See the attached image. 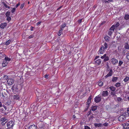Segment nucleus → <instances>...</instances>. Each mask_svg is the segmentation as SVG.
Wrapping results in <instances>:
<instances>
[{
    "mask_svg": "<svg viewBox=\"0 0 129 129\" xmlns=\"http://www.w3.org/2000/svg\"><path fill=\"white\" fill-rule=\"evenodd\" d=\"M14 125V122L12 120L8 121L7 123V126L8 128L13 129V128Z\"/></svg>",
    "mask_w": 129,
    "mask_h": 129,
    "instance_id": "f257e3e1",
    "label": "nucleus"
},
{
    "mask_svg": "<svg viewBox=\"0 0 129 129\" xmlns=\"http://www.w3.org/2000/svg\"><path fill=\"white\" fill-rule=\"evenodd\" d=\"M45 78H46L48 79V75L47 74L45 75Z\"/></svg>",
    "mask_w": 129,
    "mask_h": 129,
    "instance_id": "052dcab7",
    "label": "nucleus"
},
{
    "mask_svg": "<svg viewBox=\"0 0 129 129\" xmlns=\"http://www.w3.org/2000/svg\"><path fill=\"white\" fill-rule=\"evenodd\" d=\"M8 62L5 61V60H4L2 63V66L3 67H5L6 66H7V64H8Z\"/></svg>",
    "mask_w": 129,
    "mask_h": 129,
    "instance_id": "f8f14e48",
    "label": "nucleus"
},
{
    "mask_svg": "<svg viewBox=\"0 0 129 129\" xmlns=\"http://www.w3.org/2000/svg\"><path fill=\"white\" fill-rule=\"evenodd\" d=\"M14 99L16 100H19L20 98L19 95H14Z\"/></svg>",
    "mask_w": 129,
    "mask_h": 129,
    "instance_id": "aec40b11",
    "label": "nucleus"
},
{
    "mask_svg": "<svg viewBox=\"0 0 129 129\" xmlns=\"http://www.w3.org/2000/svg\"><path fill=\"white\" fill-rule=\"evenodd\" d=\"M105 51V47L103 46H102L100 49L99 51H98L99 53L100 54H103Z\"/></svg>",
    "mask_w": 129,
    "mask_h": 129,
    "instance_id": "423d86ee",
    "label": "nucleus"
},
{
    "mask_svg": "<svg viewBox=\"0 0 129 129\" xmlns=\"http://www.w3.org/2000/svg\"><path fill=\"white\" fill-rule=\"evenodd\" d=\"M109 60V57L108 56H106L104 60V62H106Z\"/></svg>",
    "mask_w": 129,
    "mask_h": 129,
    "instance_id": "c85d7f7f",
    "label": "nucleus"
},
{
    "mask_svg": "<svg viewBox=\"0 0 129 129\" xmlns=\"http://www.w3.org/2000/svg\"><path fill=\"white\" fill-rule=\"evenodd\" d=\"M107 67H108V68L107 69V71H109L110 70L109 67L108 65L107 66Z\"/></svg>",
    "mask_w": 129,
    "mask_h": 129,
    "instance_id": "680f3d73",
    "label": "nucleus"
},
{
    "mask_svg": "<svg viewBox=\"0 0 129 129\" xmlns=\"http://www.w3.org/2000/svg\"><path fill=\"white\" fill-rule=\"evenodd\" d=\"M99 57V56H96L95 58V59H97Z\"/></svg>",
    "mask_w": 129,
    "mask_h": 129,
    "instance_id": "774afa93",
    "label": "nucleus"
},
{
    "mask_svg": "<svg viewBox=\"0 0 129 129\" xmlns=\"http://www.w3.org/2000/svg\"><path fill=\"white\" fill-rule=\"evenodd\" d=\"M118 78V77H113L112 78V81L113 82H116L117 81V80Z\"/></svg>",
    "mask_w": 129,
    "mask_h": 129,
    "instance_id": "6ab92c4d",
    "label": "nucleus"
},
{
    "mask_svg": "<svg viewBox=\"0 0 129 129\" xmlns=\"http://www.w3.org/2000/svg\"><path fill=\"white\" fill-rule=\"evenodd\" d=\"M111 61L112 64L113 65H115L118 63V60L116 58H111Z\"/></svg>",
    "mask_w": 129,
    "mask_h": 129,
    "instance_id": "20e7f679",
    "label": "nucleus"
},
{
    "mask_svg": "<svg viewBox=\"0 0 129 129\" xmlns=\"http://www.w3.org/2000/svg\"><path fill=\"white\" fill-rule=\"evenodd\" d=\"M62 30L63 29H62V28H61L60 30H59L58 33V36H60L61 34L62 33Z\"/></svg>",
    "mask_w": 129,
    "mask_h": 129,
    "instance_id": "4be33fe9",
    "label": "nucleus"
},
{
    "mask_svg": "<svg viewBox=\"0 0 129 129\" xmlns=\"http://www.w3.org/2000/svg\"><path fill=\"white\" fill-rule=\"evenodd\" d=\"M2 4H3L6 8H8L9 9L10 8V6L7 5L4 2H3Z\"/></svg>",
    "mask_w": 129,
    "mask_h": 129,
    "instance_id": "f3484780",
    "label": "nucleus"
},
{
    "mask_svg": "<svg viewBox=\"0 0 129 129\" xmlns=\"http://www.w3.org/2000/svg\"><path fill=\"white\" fill-rule=\"evenodd\" d=\"M7 25V23L6 22L2 23H1L0 27L1 28L4 29L5 28Z\"/></svg>",
    "mask_w": 129,
    "mask_h": 129,
    "instance_id": "1a4fd4ad",
    "label": "nucleus"
},
{
    "mask_svg": "<svg viewBox=\"0 0 129 129\" xmlns=\"http://www.w3.org/2000/svg\"><path fill=\"white\" fill-rule=\"evenodd\" d=\"M124 19L126 20H128L129 19V15L128 14H126L124 17Z\"/></svg>",
    "mask_w": 129,
    "mask_h": 129,
    "instance_id": "393cba45",
    "label": "nucleus"
},
{
    "mask_svg": "<svg viewBox=\"0 0 129 129\" xmlns=\"http://www.w3.org/2000/svg\"><path fill=\"white\" fill-rule=\"evenodd\" d=\"M10 12L9 11H8L7 12H6V13L5 15L6 16V17L9 16L10 14Z\"/></svg>",
    "mask_w": 129,
    "mask_h": 129,
    "instance_id": "72a5a7b5",
    "label": "nucleus"
},
{
    "mask_svg": "<svg viewBox=\"0 0 129 129\" xmlns=\"http://www.w3.org/2000/svg\"><path fill=\"white\" fill-rule=\"evenodd\" d=\"M127 113L128 114V115L127 114H126V115H127V116H129V113H128V112H129V107L128 108H127Z\"/></svg>",
    "mask_w": 129,
    "mask_h": 129,
    "instance_id": "de8ad7c7",
    "label": "nucleus"
},
{
    "mask_svg": "<svg viewBox=\"0 0 129 129\" xmlns=\"http://www.w3.org/2000/svg\"><path fill=\"white\" fill-rule=\"evenodd\" d=\"M104 47H105V49L108 48V44L106 43H104Z\"/></svg>",
    "mask_w": 129,
    "mask_h": 129,
    "instance_id": "f704fd0d",
    "label": "nucleus"
},
{
    "mask_svg": "<svg viewBox=\"0 0 129 129\" xmlns=\"http://www.w3.org/2000/svg\"><path fill=\"white\" fill-rule=\"evenodd\" d=\"M125 116L123 115L120 116L118 118V120L120 121H123L125 119Z\"/></svg>",
    "mask_w": 129,
    "mask_h": 129,
    "instance_id": "39448f33",
    "label": "nucleus"
},
{
    "mask_svg": "<svg viewBox=\"0 0 129 129\" xmlns=\"http://www.w3.org/2000/svg\"><path fill=\"white\" fill-rule=\"evenodd\" d=\"M109 1H108H108H105V2L106 3H109Z\"/></svg>",
    "mask_w": 129,
    "mask_h": 129,
    "instance_id": "338daca9",
    "label": "nucleus"
},
{
    "mask_svg": "<svg viewBox=\"0 0 129 129\" xmlns=\"http://www.w3.org/2000/svg\"><path fill=\"white\" fill-rule=\"evenodd\" d=\"M3 106V105L2 104V103L0 102V107H2Z\"/></svg>",
    "mask_w": 129,
    "mask_h": 129,
    "instance_id": "0e129e2a",
    "label": "nucleus"
},
{
    "mask_svg": "<svg viewBox=\"0 0 129 129\" xmlns=\"http://www.w3.org/2000/svg\"><path fill=\"white\" fill-rule=\"evenodd\" d=\"M107 55V54H104V55L103 56H102L101 57V58L102 59H104L105 58V57Z\"/></svg>",
    "mask_w": 129,
    "mask_h": 129,
    "instance_id": "a18cd8bd",
    "label": "nucleus"
},
{
    "mask_svg": "<svg viewBox=\"0 0 129 129\" xmlns=\"http://www.w3.org/2000/svg\"><path fill=\"white\" fill-rule=\"evenodd\" d=\"M97 108V106H92L91 107V110L93 111H95Z\"/></svg>",
    "mask_w": 129,
    "mask_h": 129,
    "instance_id": "412c9836",
    "label": "nucleus"
},
{
    "mask_svg": "<svg viewBox=\"0 0 129 129\" xmlns=\"http://www.w3.org/2000/svg\"><path fill=\"white\" fill-rule=\"evenodd\" d=\"M129 80V77H126L124 79L125 82H127Z\"/></svg>",
    "mask_w": 129,
    "mask_h": 129,
    "instance_id": "473e14b6",
    "label": "nucleus"
},
{
    "mask_svg": "<svg viewBox=\"0 0 129 129\" xmlns=\"http://www.w3.org/2000/svg\"><path fill=\"white\" fill-rule=\"evenodd\" d=\"M1 120L2 121L1 123L2 125L3 126H4L5 125V123L8 121V119H6V117H4L1 118Z\"/></svg>",
    "mask_w": 129,
    "mask_h": 129,
    "instance_id": "f03ea898",
    "label": "nucleus"
},
{
    "mask_svg": "<svg viewBox=\"0 0 129 129\" xmlns=\"http://www.w3.org/2000/svg\"><path fill=\"white\" fill-rule=\"evenodd\" d=\"M115 28V26L114 25H113L110 27L109 30H112V31H113Z\"/></svg>",
    "mask_w": 129,
    "mask_h": 129,
    "instance_id": "bb28decb",
    "label": "nucleus"
},
{
    "mask_svg": "<svg viewBox=\"0 0 129 129\" xmlns=\"http://www.w3.org/2000/svg\"><path fill=\"white\" fill-rule=\"evenodd\" d=\"M108 95V92L107 91H104L102 92V95L104 97L107 96Z\"/></svg>",
    "mask_w": 129,
    "mask_h": 129,
    "instance_id": "9b49d317",
    "label": "nucleus"
},
{
    "mask_svg": "<svg viewBox=\"0 0 129 129\" xmlns=\"http://www.w3.org/2000/svg\"><path fill=\"white\" fill-rule=\"evenodd\" d=\"M119 23H117L116 24V25H115V27H117L119 26Z\"/></svg>",
    "mask_w": 129,
    "mask_h": 129,
    "instance_id": "13d9d810",
    "label": "nucleus"
},
{
    "mask_svg": "<svg viewBox=\"0 0 129 129\" xmlns=\"http://www.w3.org/2000/svg\"><path fill=\"white\" fill-rule=\"evenodd\" d=\"M113 31H112V30H109V31L108 33V35L110 36H111L112 35V34L113 33Z\"/></svg>",
    "mask_w": 129,
    "mask_h": 129,
    "instance_id": "c756f323",
    "label": "nucleus"
},
{
    "mask_svg": "<svg viewBox=\"0 0 129 129\" xmlns=\"http://www.w3.org/2000/svg\"><path fill=\"white\" fill-rule=\"evenodd\" d=\"M91 96H90L87 101L86 104H88L89 105V104L91 102Z\"/></svg>",
    "mask_w": 129,
    "mask_h": 129,
    "instance_id": "4468645a",
    "label": "nucleus"
},
{
    "mask_svg": "<svg viewBox=\"0 0 129 129\" xmlns=\"http://www.w3.org/2000/svg\"><path fill=\"white\" fill-rule=\"evenodd\" d=\"M123 63V62L121 60H119L118 63V66H120Z\"/></svg>",
    "mask_w": 129,
    "mask_h": 129,
    "instance_id": "2f4dec72",
    "label": "nucleus"
},
{
    "mask_svg": "<svg viewBox=\"0 0 129 129\" xmlns=\"http://www.w3.org/2000/svg\"><path fill=\"white\" fill-rule=\"evenodd\" d=\"M103 82L101 81L99 82L98 85L99 86H103Z\"/></svg>",
    "mask_w": 129,
    "mask_h": 129,
    "instance_id": "a19ab883",
    "label": "nucleus"
},
{
    "mask_svg": "<svg viewBox=\"0 0 129 129\" xmlns=\"http://www.w3.org/2000/svg\"><path fill=\"white\" fill-rule=\"evenodd\" d=\"M3 107L5 108V109L6 111H8V109H7V107L6 106H5V105H4Z\"/></svg>",
    "mask_w": 129,
    "mask_h": 129,
    "instance_id": "49530a36",
    "label": "nucleus"
},
{
    "mask_svg": "<svg viewBox=\"0 0 129 129\" xmlns=\"http://www.w3.org/2000/svg\"><path fill=\"white\" fill-rule=\"evenodd\" d=\"M1 97L3 99H5V97L4 96L3 93H2L1 95Z\"/></svg>",
    "mask_w": 129,
    "mask_h": 129,
    "instance_id": "3c124183",
    "label": "nucleus"
},
{
    "mask_svg": "<svg viewBox=\"0 0 129 129\" xmlns=\"http://www.w3.org/2000/svg\"><path fill=\"white\" fill-rule=\"evenodd\" d=\"M82 19H80L78 20V22L79 23H80L82 22Z\"/></svg>",
    "mask_w": 129,
    "mask_h": 129,
    "instance_id": "4d7b16f0",
    "label": "nucleus"
},
{
    "mask_svg": "<svg viewBox=\"0 0 129 129\" xmlns=\"http://www.w3.org/2000/svg\"><path fill=\"white\" fill-rule=\"evenodd\" d=\"M101 97L99 96V95H98L95 97L94 98V101L96 103H98L101 101Z\"/></svg>",
    "mask_w": 129,
    "mask_h": 129,
    "instance_id": "7ed1b4c3",
    "label": "nucleus"
},
{
    "mask_svg": "<svg viewBox=\"0 0 129 129\" xmlns=\"http://www.w3.org/2000/svg\"><path fill=\"white\" fill-rule=\"evenodd\" d=\"M91 110H90V111L87 113V117H88V116L91 114Z\"/></svg>",
    "mask_w": 129,
    "mask_h": 129,
    "instance_id": "79ce46f5",
    "label": "nucleus"
},
{
    "mask_svg": "<svg viewBox=\"0 0 129 129\" xmlns=\"http://www.w3.org/2000/svg\"><path fill=\"white\" fill-rule=\"evenodd\" d=\"M42 23V21H40L37 23L36 24L37 25H38Z\"/></svg>",
    "mask_w": 129,
    "mask_h": 129,
    "instance_id": "6e6d98bb",
    "label": "nucleus"
},
{
    "mask_svg": "<svg viewBox=\"0 0 129 129\" xmlns=\"http://www.w3.org/2000/svg\"><path fill=\"white\" fill-rule=\"evenodd\" d=\"M103 125L105 126H107L108 125V123H105L103 124Z\"/></svg>",
    "mask_w": 129,
    "mask_h": 129,
    "instance_id": "864d4df0",
    "label": "nucleus"
},
{
    "mask_svg": "<svg viewBox=\"0 0 129 129\" xmlns=\"http://www.w3.org/2000/svg\"><path fill=\"white\" fill-rule=\"evenodd\" d=\"M102 124L101 123H95L94 124V126L96 127H101L102 126Z\"/></svg>",
    "mask_w": 129,
    "mask_h": 129,
    "instance_id": "dca6fc26",
    "label": "nucleus"
},
{
    "mask_svg": "<svg viewBox=\"0 0 129 129\" xmlns=\"http://www.w3.org/2000/svg\"><path fill=\"white\" fill-rule=\"evenodd\" d=\"M89 104H86V108L85 109H84V112L86 111L88 109V108H89Z\"/></svg>",
    "mask_w": 129,
    "mask_h": 129,
    "instance_id": "a878e982",
    "label": "nucleus"
},
{
    "mask_svg": "<svg viewBox=\"0 0 129 129\" xmlns=\"http://www.w3.org/2000/svg\"><path fill=\"white\" fill-rule=\"evenodd\" d=\"M7 17V20L9 22L11 20V18L9 16Z\"/></svg>",
    "mask_w": 129,
    "mask_h": 129,
    "instance_id": "e433bc0d",
    "label": "nucleus"
},
{
    "mask_svg": "<svg viewBox=\"0 0 129 129\" xmlns=\"http://www.w3.org/2000/svg\"><path fill=\"white\" fill-rule=\"evenodd\" d=\"M29 129H37L36 126L34 125H32L30 126Z\"/></svg>",
    "mask_w": 129,
    "mask_h": 129,
    "instance_id": "2eb2a0df",
    "label": "nucleus"
},
{
    "mask_svg": "<svg viewBox=\"0 0 129 129\" xmlns=\"http://www.w3.org/2000/svg\"><path fill=\"white\" fill-rule=\"evenodd\" d=\"M94 118L92 116H91L89 119V121H92V119Z\"/></svg>",
    "mask_w": 129,
    "mask_h": 129,
    "instance_id": "58836bf2",
    "label": "nucleus"
},
{
    "mask_svg": "<svg viewBox=\"0 0 129 129\" xmlns=\"http://www.w3.org/2000/svg\"><path fill=\"white\" fill-rule=\"evenodd\" d=\"M102 62V60L101 59H99L96 60L95 61V63L96 64L98 65H100Z\"/></svg>",
    "mask_w": 129,
    "mask_h": 129,
    "instance_id": "ddd939ff",
    "label": "nucleus"
},
{
    "mask_svg": "<svg viewBox=\"0 0 129 129\" xmlns=\"http://www.w3.org/2000/svg\"><path fill=\"white\" fill-rule=\"evenodd\" d=\"M123 128L125 129L129 128V124L127 123H124L123 124Z\"/></svg>",
    "mask_w": 129,
    "mask_h": 129,
    "instance_id": "9d476101",
    "label": "nucleus"
},
{
    "mask_svg": "<svg viewBox=\"0 0 129 129\" xmlns=\"http://www.w3.org/2000/svg\"><path fill=\"white\" fill-rule=\"evenodd\" d=\"M10 41L9 40H8L7 41L6 43V44L7 45H9V44L10 43Z\"/></svg>",
    "mask_w": 129,
    "mask_h": 129,
    "instance_id": "c03bdc74",
    "label": "nucleus"
},
{
    "mask_svg": "<svg viewBox=\"0 0 129 129\" xmlns=\"http://www.w3.org/2000/svg\"><path fill=\"white\" fill-rule=\"evenodd\" d=\"M85 129H91L88 126H85Z\"/></svg>",
    "mask_w": 129,
    "mask_h": 129,
    "instance_id": "603ef678",
    "label": "nucleus"
},
{
    "mask_svg": "<svg viewBox=\"0 0 129 129\" xmlns=\"http://www.w3.org/2000/svg\"><path fill=\"white\" fill-rule=\"evenodd\" d=\"M126 58L128 60H129V52L126 53Z\"/></svg>",
    "mask_w": 129,
    "mask_h": 129,
    "instance_id": "c9c22d12",
    "label": "nucleus"
},
{
    "mask_svg": "<svg viewBox=\"0 0 129 129\" xmlns=\"http://www.w3.org/2000/svg\"><path fill=\"white\" fill-rule=\"evenodd\" d=\"M23 120L25 122V121H27V119H25L24 118H23Z\"/></svg>",
    "mask_w": 129,
    "mask_h": 129,
    "instance_id": "69168bd1",
    "label": "nucleus"
},
{
    "mask_svg": "<svg viewBox=\"0 0 129 129\" xmlns=\"http://www.w3.org/2000/svg\"><path fill=\"white\" fill-rule=\"evenodd\" d=\"M111 94L113 96H116V94L114 92H111Z\"/></svg>",
    "mask_w": 129,
    "mask_h": 129,
    "instance_id": "4c0bfd02",
    "label": "nucleus"
},
{
    "mask_svg": "<svg viewBox=\"0 0 129 129\" xmlns=\"http://www.w3.org/2000/svg\"><path fill=\"white\" fill-rule=\"evenodd\" d=\"M33 35H31L28 38L29 39H31V38H33Z\"/></svg>",
    "mask_w": 129,
    "mask_h": 129,
    "instance_id": "bf43d9fd",
    "label": "nucleus"
},
{
    "mask_svg": "<svg viewBox=\"0 0 129 129\" xmlns=\"http://www.w3.org/2000/svg\"><path fill=\"white\" fill-rule=\"evenodd\" d=\"M20 5V3H18L16 5V6H15V8H17Z\"/></svg>",
    "mask_w": 129,
    "mask_h": 129,
    "instance_id": "5fc2aeb1",
    "label": "nucleus"
},
{
    "mask_svg": "<svg viewBox=\"0 0 129 129\" xmlns=\"http://www.w3.org/2000/svg\"><path fill=\"white\" fill-rule=\"evenodd\" d=\"M117 100L118 101L120 102L122 100V99L120 97H118L117 99Z\"/></svg>",
    "mask_w": 129,
    "mask_h": 129,
    "instance_id": "09e8293b",
    "label": "nucleus"
},
{
    "mask_svg": "<svg viewBox=\"0 0 129 129\" xmlns=\"http://www.w3.org/2000/svg\"><path fill=\"white\" fill-rule=\"evenodd\" d=\"M16 10V8H13L12 9V10H11V12L12 13H13L15 12Z\"/></svg>",
    "mask_w": 129,
    "mask_h": 129,
    "instance_id": "ea45409f",
    "label": "nucleus"
},
{
    "mask_svg": "<svg viewBox=\"0 0 129 129\" xmlns=\"http://www.w3.org/2000/svg\"><path fill=\"white\" fill-rule=\"evenodd\" d=\"M76 118V116L75 115H73V118L74 119Z\"/></svg>",
    "mask_w": 129,
    "mask_h": 129,
    "instance_id": "e2e57ef3",
    "label": "nucleus"
},
{
    "mask_svg": "<svg viewBox=\"0 0 129 129\" xmlns=\"http://www.w3.org/2000/svg\"><path fill=\"white\" fill-rule=\"evenodd\" d=\"M8 84L9 85H12L14 83V80L13 79H8L7 81Z\"/></svg>",
    "mask_w": 129,
    "mask_h": 129,
    "instance_id": "0eeeda50",
    "label": "nucleus"
},
{
    "mask_svg": "<svg viewBox=\"0 0 129 129\" xmlns=\"http://www.w3.org/2000/svg\"><path fill=\"white\" fill-rule=\"evenodd\" d=\"M113 74V71L112 69L110 70L109 73L107 74V75L105 76V77L106 78H107L111 76Z\"/></svg>",
    "mask_w": 129,
    "mask_h": 129,
    "instance_id": "6e6552de",
    "label": "nucleus"
},
{
    "mask_svg": "<svg viewBox=\"0 0 129 129\" xmlns=\"http://www.w3.org/2000/svg\"><path fill=\"white\" fill-rule=\"evenodd\" d=\"M66 25V23H64L63 24H62L61 26V28H62V29H63L64 27H65Z\"/></svg>",
    "mask_w": 129,
    "mask_h": 129,
    "instance_id": "37998d69",
    "label": "nucleus"
},
{
    "mask_svg": "<svg viewBox=\"0 0 129 129\" xmlns=\"http://www.w3.org/2000/svg\"><path fill=\"white\" fill-rule=\"evenodd\" d=\"M24 4L23 3V4H22L20 6V8L21 9H22L23 8V7H24Z\"/></svg>",
    "mask_w": 129,
    "mask_h": 129,
    "instance_id": "8fccbe9b",
    "label": "nucleus"
},
{
    "mask_svg": "<svg viewBox=\"0 0 129 129\" xmlns=\"http://www.w3.org/2000/svg\"><path fill=\"white\" fill-rule=\"evenodd\" d=\"M124 47L125 49H129V45L127 43L125 44Z\"/></svg>",
    "mask_w": 129,
    "mask_h": 129,
    "instance_id": "b1692460",
    "label": "nucleus"
},
{
    "mask_svg": "<svg viewBox=\"0 0 129 129\" xmlns=\"http://www.w3.org/2000/svg\"><path fill=\"white\" fill-rule=\"evenodd\" d=\"M115 86L117 87H119L121 86V83L119 82L115 84Z\"/></svg>",
    "mask_w": 129,
    "mask_h": 129,
    "instance_id": "7c9ffc66",
    "label": "nucleus"
},
{
    "mask_svg": "<svg viewBox=\"0 0 129 129\" xmlns=\"http://www.w3.org/2000/svg\"><path fill=\"white\" fill-rule=\"evenodd\" d=\"M109 88L110 90L113 91H114L116 90V88L113 86H111Z\"/></svg>",
    "mask_w": 129,
    "mask_h": 129,
    "instance_id": "5701e85b",
    "label": "nucleus"
},
{
    "mask_svg": "<svg viewBox=\"0 0 129 129\" xmlns=\"http://www.w3.org/2000/svg\"><path fill=\"white\" fill-rule=\"evenodd\" d=\"M105 41L107 42H108L110 40V38L107 36H105L104 37Z\"/></svg>",
    "mask_w": 129,
    "mask_h": 129,
    "instance_id": "a211bd4d",
    "label": "nucleus"
},
{
    "mask_svg": "<svg viewBox=\"0 0 129 129\" xmlns=\"http://www.w3.org/2000/svg\"><path fill=\"white\" fill-rule=\"evenodd\" d=\"M4 60H5V61L8 62V61H9L11 60V59L9 58L7 56L5 57Z\"/></svg>",
    "mask_w": 129,
    "mask_h": 129,
    "instance_id": "cd10ccee",
    "label": "nucleus"
}]
</instances>
